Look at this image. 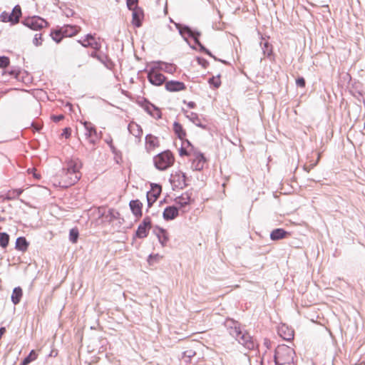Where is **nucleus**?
<instances>
[{"mask_svg": "<svg viewBox=\"0 0 365 365\" xmlns=\"http://www.w3.org/2000/svg\"><path fill=\"white\" fill-rule=\"evenodd\" d=\"M225 326L229 334L245 348L248 350H252L255 348V341L247 331L242 330L239 322L227 318L225 322Z\"/></svg>", "mask_w": 365, "mask_h": 365, "instance_id": "obj_1", "label": "nucleus"}, {"mask_svg": "<svg viewBox=\"0 0 365 365\" xmlns=\"http://www.w3.org/2000/svg\"><path fill=\"white\" fill-rule=\"evenodd\" d=\"M176 29H178L180 35L183 40L190 46L192 49H196L195 46H192L188 38L193 39L194 43H199L201 32L197 29H193L188 25L182 24L180 23H174Z\"/></svg>", "mask_w": 365, "mask_h": 365, "instance_id": "obj_2", "label": "nucleus"}, {"mask_svg": "<svg viewBox=\"0 0 365 365\" xmlns=\"http://www.w3.org/2000/svg\"><path fill=\"white\" fill-rule=\"evenodd\" d=\"M174 162V155L170 150L163 151L153 158L155 168L160 171L166 170L170 168Z\"/></svg>", "mask_w": 365, "mask_h": 365, "instance_id": "obj_3", "label": "nucleus"}, {"mask_svg": "<svg viewBox=\"0 0 365 365\" xmlns=\"http://www.w3.org/2000/svg\"><path fill=\"white\" fill-rule=\"evenodd\" d=\"M294 350L284 344L279 345L274 350V359L279 360L280 362L287 363L288 365H293Z\"/></svg>", "mask_w": 365, "mask_h": 365, "instance_id": "obj_4", "label": "nucleus"}, {"mask_svg": "<svg viewBox=\"0 0 365 365\" xmlns=\"http://www.w3.org/2000/svg\"><path fill=\"white\" fill-rule=\"evenodd\" d=\"M21 24L34 31H38L48 26V23L46 19L36 15L24 18Z\"/></svg>", "mask_w": 365, "mask_h": 365, "instance_id": "obj_5", "label": "nucleus"}, {"mask_svg": "<svg viewBox=\"0 0 365 365\" xmlns=\"http://www.w3.org/2000/svg\"><path fill=\"white\" fill-rule=\"evenodd\" d=\"M152 227V220L150 217L146 216L139 224L135 232L134 238L143 239L148 237L149 231Z\"/></svg>", "mask_w": 365, "mask_h": 365, "instance_id": "obj_6", "label": "nucleus"}, {"mask_svg": "<svg viewBox=\"0 0 365 365\" xmlns=\"http://www.w3.org/2000/svg\"><path fill=\"white\" fill-rule=\"evenodd\" d=\"M146 71V70L145 69ZM147 78L150 83L155 86H160L165 84L167 77L163 73L155 71V68H150L147 71Z\"/></svg>", "mask_w": 365, "mask_h": 365, "instance_id": "obj_7", "label": "nucleus"}, {"mask_svg": "<svg viewBox=\"0 0 365 365\" xmlns=\"http://www.w3.org/2000/svg\"><path fill=\"white\" fill-rule=\"evenodd\" d=\"M85 128V135L91 144L95 145L98 139L97 130L95 125L88 121L83 123Z\"/></svg>", "mask_w": 365, "mask_h": 365, "instance_id": "obj_8", "label": "nucleus"}, {"mask_svg": "<svg viewBox=\"0 0 365 365\" xmlns=\"http://www.w3.org/2000/svg\"><path fill=\"white\" fill-rule=\"evenodd\" d=\"M195 158L192 161V168L194 170L201 171L203 170L207 158L200 151H195Z\"/></svg>", "mask_w": 365, "mask_h": 365, "instance_id": "obj_9", "label": "nucleus"}, {"mask_svg": "<svg viewBox=\"0 0 365 365\" xmlns=\"http://www.w3.org/2000/svg\"><path fill=\"white\" fill-rule=\"evenodd\" d=\"M191 195L192 192L187 191L174 199V202L178 205L179 210H182L194 201Z\"/></svg>", "mask_w": 365, "mask_h": 365, "instance_id": "obj_10", "label": "nucleus"}, {"mask_svg": "<svg viewBox=\"0 0 365 365\" xmlns=\"http://www.w3.org/2000/svg\"><path fill=\"white\" fill-rule=\"evenodd\" d=\"M186 179V174L181 171H179L175 173V174L174 175H171V178L170 181L175 186L179 187L180 188L182 189L183 187L187 186Z\"/></svg>", "mask_w": 365, "mask_h": 365, "instance_id": "obj_11", "label": "nucleus"}, {"mask_svg": "<svg viewBox=\"0 0 365 365\" xmlns=\"http://www.w3.org/2000/svg\"><path fill=\"white\" fill-rule=\"evenodd\" d=\"M165 88L169 92H179L186 89L185 84L179 81H168L165 82Z\"/></svg>", "mask_w": 365, "mask_h": 365, "instance_id": "obj_12", "label": "nucleus"}, {"mask_svg": "<svg viewBox=\"0 0 365 365\" xmlns=\"http://www.w3.org/2000/svg\"><path fill=\"white\" fill-rule=\"evenodd\" d=\"M180 210L175 205L167 206L163 212V217L165 221L175 220L179 215Z\"/></svg>", "mask_w": 365, "mask_h": 365, "instance_id": "obj_13", "label": "nucleus"}, {"mask_svg": "<svg viewBox=\"0 0 365 365\" xmlns=\"http://www.w3.org/2000/svg\"><path fill=\"white\" fill-rule=\"evenodd\" d=\"M132 11V24L135 27L139 28L143 24L144 11L140 7L135 8V9Z\"/></svg>", "mask_w": 365, "mask_h": 365, "instance_id": "obj_14", "label": "nucleus"}, {"mask_svg": "<svg viewBox=\"0 0 365 365\" xmlns=\"http://www.w3.org/2000/svg\"><path fill=\"white\" fill-rule=\"evenodd\" d=\"M129 207L131 212L135 217L140 218L142 217L143 203L139 200L136 199L130 200L129 202Z\"/></svg>", "mask_w": 365, "mask_h": 365, "instance_id": "obj_15", "label": "nucleus"}, {"mask_svg": "<svg viewBox=\"0 0 365 365\" xmlns=\"http://www.w3.org/2000/svg\"><path fill=\"white\" fill-rule=\"evenodd\" d=\"M159 145L160 142L158 137L152 134H148L145 136V149L148 153L155 148L159 147Z\"/></svg>", "mask_w": 365, "mask_h": 365, "instance_id": "obj_16", "label": "nucleus"}, {"mask_svg": "<svg viewBox=\"0 0 365 365\" xmlns=\"http://www.w3.org/2000/svg\"><path fill=\"white\" fill-rule=\"evenodd\" d=\"M289 235V232L283 228H276L271 232L269 236L272 241H277L287 238Z\"/></svg>", "mask_w": 365, "mask_h": 365, "instance_id": "obj_17", "label": "nucleus"}, {"mask_svg": "<svg viewBox=\"0 0 365 365\" xmlns=\"http://www.w3.org/2000/svg\"><path fill=\"white\" fill-rule=\"evenodd\" d=\"M260 46L262 50V53L264 56H265L270 61L274 60V56L273 53V47L272 45L270 44L267 41L263 42H260Z\"/></svg>", "mask_w": 365, "mask_h": 365, "instance_id": "obj_18", "label": "nucleus"}, {"mask_svg": "<svg viewBox=\"0 0 365 365\" xmlns=\"http://www.w3.org/2000/svg\"><path fill=\"white\" fill-rule=\"evenodd\" d=\"M279 335L286 341H290L294 338V330L289 329L285 325H282L278 329Z\"/></svg>", "mask_w": 365, "mask_h": 365, "instance_id": "obj_19", "label": "nucleus"}, {"mask_svg": "<svg viewBox=\"0 0 365 365\" xmlns=\"http://www.w3.org/2000/svg\"><path fill=\"white\" fill-rule=\"evenodd\" d=\"M65 37H71L76 35L81 30L80 26L66 24L61 27Z\"/></svg>", "mask_w": 365, "mask_h": 365, "instance_id": "obj_20", "label": "nucleus"}, {"mask_svg": "<svg viewBox=\"0 0 365 365\" xmlns=\"http://www.w3.org/2000/svg\"><path fill=\"white\" fill-rule=\"evenodd\" d=\"M82 166L81 162L76 159H71L67 162V168L66 173H80L79 170Z\"/></svg>", "mask_w": 365, "mask_h": 365, "instance_id": "obj_21", "label": "nucleus"}, {"mask_svg": "<svg viewBox=\"0 0 365 365\" xmlns=\"http://www.w3.org/2000/svg\"><path fill=\"white\" fill-rule=\"evenodd\" d=\"M137 103L148 114L150 115H153V109H155V105L152 103L148 99L142 98L140 100H138Z\"/></svg>", "mask_w": 365, "mask_h": 365, "instance_id": "obj_22", "label": "nucleus"}, {"mask_svg": "<svg viewBox=\"0 0 365 365\" xmlns=\"http://www.w3.org/2000/svg\"><path fill=\"white\" fill-rule=\"evenodd\" d=\"M155 229L158 230V232H156V236L158 239L159 242L161 244L163 247H165L168 241L169 240L168 234L166 230L158 226H156Z\"/></svg>", "mask_w": 365, "mask_h": 365, "instance_id": "obj_23", "label": "nucleus"}, {"mask_svg": "<svg viewBox=\"0 0 365 365\" xmlns=\"http://www.w3.org/2000/svg\"><path fill=\"white\" fill-rule=\"evenodd\" d=\"M106 142L109 145L112 153L114 155L115 162L118 165L121 164L123 162L122 153L114 146L111 138L109 140H106Z\"/></svg>", "mask_w": 365, "mask_h": 365, "instance_id": "obj_24", "label": "nucleus"}, {"mask_svg": "<svg viewBox=\"0 0 365 365\" xmlns=\"http://www.w3.org/2000/svg\"><path fill=\"white\" fill-rule=\"evenodd\" d=\"M128 130L130 134L134 135L135 138H138L139 140H140L143 134V129L140 125L135 122H131L128 125Z\"/></svg>", "mask_w": 365, "mask_h": 365, "instance_id": "obj_25", "label": "nucleus"}, {"mask_svg": "<svg viewBox=\"0 0 365 365\" xmlns=\"http://www.w3.org/2000/svg\"><path fill=\"white\" fill-rule=\"evenodd\" d=\"M29 246V242L25 237H17L15 243V249L18 251L26 252Z\"/></svg>", "mask_w": 365, "mask_h": 365, "instance_id": "obj_26", "label": "nucleus"}, {"mask_svg": "<svg viewBox=\"0 0 365 365\" xmlns=\"http://www.w3.org/2000/svg\"><path fill=\"white\" fill-rule=\"evenodd\" d=\"M65 177L67 178L66 186H71L76 183L81 177L80 173H66Z\"/></svg>", "mask_w": 365, "mask_h": 365, "instance_id": "obj_27", "label": "nucleus"}, {"mask_svg": "<svg viewBox=\"0 0 365 365\" xmlns=\"http://www.w3.org/2000/svg\"><path fill=\"white\" fill-rule=\"evenodd\" d=\"M23 296V290L20 287H16L13 289L11 300L14 305H17L20 303L21 297Z\"/></svg>", "mask_w": 365, "mask_h": 365, "instance_id": "obj_28", "label": "nucleus"}, {"mask_svg": "<svg viewBox=\"0 0 365 365\" xmlns=\"http://www.w3.org/2000/svg\"><path fill=\"white\" fill-rule=\"evenodd\" d=\"M90 56L92 58H96L98 61H99L103 65H105L107 68H108L107 63H112V61L109 58V57L106 54H104V53L98 54L97 53V51H93L90 53Z\"/></svg>", "mask_w": 365, "mask_h": 365, "instance_id": "obj_29", "label": "nucleus"}, {"mask_svg": "<svg viewBox=\"0 0 365 365\" xmlns=\"http://www.w3.org/2000/svg\"><path fill=\"white\" fill-rule=\"evenodd\" d=\"M173 131L180 140H183L186 136L185 130L182 125L178 121H175L173 123Z\"/></svg>", "mask_w": 365, "mask_h": 365, "instance_id": "obj_30", "label": "nucleus"}, {"mask_svg": "<svg viewBox=\"0 0 365 365\" xmlns=\"http://www.w3.org/2000/svg\"><path fill=\"white\" fill-rule=\"evenodd\" d=\"M186 116L196 126L200 127L202 129H206V125H204L201 123L200 119L199 118V116L196 113L190 112V113L189 115H187Z\"/></svg>", "mask_w": 365, "mask_h": 365, "instance_id": "obj_31", "label": "nucleus"}, {"mask_svg": "<svg viewBox=\"0 0 365 365\" xmlns=\"http://www.w3.org/2000/svg\"><path fill=\"white\" fill-rule=\"evenodd\" d=\"M154 63L160 66L164 65L163 71L168 73L173 74L176 71L177 69L176 65L173 63H166L160 61H156Z\"/></svg>", "mask_w": 365, "mask_h": 365, "instance_id": "obj_32", "label": "nucleus"}, {"mask_svg": "<svg viewBox=\"0 0 365 365\" xmlns=\"http://www.w3.org/2000/svg\"><path fill=\"white\" fill-rule=\"evenodd\" d=\"M23 192V190L21 188L12 189L7 192L4 199L8 200L17 199Z\"/></svg>", "mask_w": 365, "mask_h": 365, "instance_id": "obj_33", "label": "nucleus"}, {"mask_svg": "<svg viewBox=\"0 0 365 365\" xmlns=\"http://www.w3.org/2000/svg\"><path fill=\"white\" fill-rule=\"evenodd\" d=\"M11 15H9V13L6 11H3L0 14L1 21L4 23L9 22L11 26L16 25L18 24V20L16 18H11Z\"/></svg>", "mask_w": 365, "mask_h": 365, "instance_id": "obj_34", "label": "nucleus"}, {"mask_svg": "<svg viewBox=\"0 0 365 365\" xmlns=\"http://www.w3.org/2000/svg\"><path fill=\"white\" fill-rule=\"evenodd\" d=\"M50 36L51 38L56 43H59L62 39L65 37L61 28H59L57 30L51 31Z\"/></svg>", "mask_w": 365, "mask_h": 365, "instance_id": "obj_35", "label": "nucleus"}, {"mask_svg": "<svg viewBox=\"0 0 365 365\" xmlns=\"http://www.w3.org/2000/svg\"><path fill=\"white\" fill-rule=\"evenodd\" d=\"M38 354L34 350H31L29 354L21 361L19 365H29L37 359Z\"/></svg>", "mask_w": 365, "mask_h": 365, "instance_id": "obj_36", "label": "nucleus"}, {"mask_svg": "<svg viewBox=\"0 0 365 365\" xmlns=\"http://www.w3.org/2000/svg\"><path fill=\"white\" fill-rule=\"evenodd\" d=\"M120 214L118 211L115 210L113 208H110L108 211V214L106 216V218L108 220V222H112L115 220L120 219Z\"/></svg>", "mask_w": 365, "mask_h": 365, "instance_id": "obj_37", "label": "nucleus"}, {"mask_svg": "<svg viewBox=\"0 0 365 365\" xmlns=\"http://www.w3.org/2000/svg\"><path fill=\"white\" fill-rule=\"evenodd\" d=\"M10 236L7 232H0V247L5 249L9 243Z\"/></svg>", "mask_w": 365, "mask_h": 365, "instance_id": "obj_38", "label": "nucleus"}, {"mask_svg": "<svg viewBox=\"0 0 365 365\" xmlns=\"http://www.w3.org/2000/svg\"><path fill=\"white\" fill-rule=\"evenodd\" d=\"M79 237V231L77 227H73L69 231V240L71 243L75 244L78 242Z\"/></svg>", "mask_w": 365, "mask_h": 365, "instance_id": "obj_39", "label": "nucleus"}, {"mask_svg": "<svg viewBox=\"0 0 365 365\" xmlns=\"http://www.w3.org/2000/svg\"><path fill=\"white\" fill-rule=\"evenodd\" d=\"M9 15H11V18H16L18 20V23H19L20 21V19L22 16V11H21V8L20 5H19V4L16 5L13 8L11 13H9Z\"/></svg>", "mask_w": 365, "mask_h": 365, "instance_id": "obj_40", "label": "nucleus"}, {"mask_svg": "<svg viewBox=\"0 0 365 365\" xmlns=\"http://www.w3.org/2000/svg\"><path fill=\"white\" fill-rule=\"evenodd\" d=\"M220 75L218 74L216 77L212 76L208 79V83L210 86L214 88H218L221 85V81L220 80Z\"/></svg>", "mask_w": 365, "mask_h": 365, "instance_id": "obj_41", "label": "nucleus"}, {"mask_svg": "<svg viewBox=\"0 0 365 365\" xmlns=\"http://www.w3.org/2000/svg\"><path fill=\"white\" fill-rule=\"evenodd\" d=\"M82 46L85 48L91 47L95 50L94 51H100L101 48V43L96 41V39L92 41H88L87 43H82Z\"/></svg>", "mask_w": 365, "mask_h": 365, "instance_id": "obj_42", "label": "nucleus"}, {"mask_svg": "<svg viewBox=\"0 0 365 365\" xmlns=\"http://www.w3.org/2000/svg\"><path fill=\"white\" fill-rule=\"evenodd\" d=\"M195 44L198 46L199 51L200 52L204 53L208 55L209 56L213 58L215 60H217V57L215 56L211 53V51L209 49H207L202 43H201L200 41H199V43H195Z\"/></svg>", "mask_w": 365, "mask_h": 365, "instance_id": "obj_43", "label": "nucleus"}, {"mask_svg": "<svg viewBox=\"0 0 365 365\" xmlns=\"http://www.w3.org/2000/svg\"><path fill=\"white\" fill-rule=\"evenodd\" d=\"M162 257H163L159 254H150L149 255L147 261L150 265H153L154 264L158 262Z\"/></svg>", "mask_w": 365, "mask_h": 365, "instance_id": "obj_44", "label": "nucleus"}, {"mask_svg": "<svg viewBox=\"0 0 365 365\" xmlns=\"http://www.w3.org/2000/svg\"><path fill=\"white\" fill-rule=\"evenodd\" d=\"M196 354L195 351L192 349H187L182 352V358L186 361H190V359Z\"/></svg>", "mask_w": 365, "mask_h": 365, "instance_id": "obj_45", "label": "nucleus"}, {"mask_svg": "<svg viewBox=\"0 0 365 365\" xmlns=\"http://www.w3.org/2000/svg\"><path fill=\"white\" fill-rule=\"evenodd\" d=\"M9 74L13 76L16 80H20V75L21 74V68L19 67H12L9 71Z\"/></svg>", "mask_w": 365, "mask_h": 365, "instance_id": "obj_46", "label": "nucleus"}, {"mask_svg": "<svg viewBox=\"0 0 365 365\" xmlns=\"http://www.w3.org/2000/svg\"><path fill=\"white\" fill-rule=\"evenodd\" d=\"M10 64V59L8 56H0V68H6Z\"/></svg>", "mask_w": 365, "mask_h": 365, "instance_id": "obj_47", "label": "nucleus"}, {"mask_svg": "<svg viewBox=\"0 0 365 365\" xmlns=\"http://www.w3.org/2000/svg\"><path fill=\"white\" fill-rule=\"evenodd\" d=\"M127 8L130 11H133L138 6V0H126Z\"/></svg>", "mask_w": 365, "mask_h": 365, "instance_id": "obj_48", "label": "nucleus"}, {"mask_svg": "<svg viewBox=\"0 0 365 365\" xmlns=\"http://www.w3.org/2000/svg\"><path fill=\"white\" fill-rule=\"evenodd\" d=\"M60 9L62 11L63 15H65L66 17L73 16L75 14L73 9L67 7L66 5L61 6Z\"/></svg>", "mask_w": 365, "mask_h": 365, "instance_id": "obj_49", "label": "nucleus"}, {"mask_svg": "<svg viewBox=\"0 0 365 365\" xmlns=\"http://www.w3.org/2000/svg\"><path fill=\"white\" fill-rule=\"evenodd\" d=\"M181 141L182 145H185L187 149L190 148L189 150H190L193 154L195 153V151H198L189 140L184 138L183 140Z\"/></svg>", "mask_w": 365, "mask_h": 365, "instance_id": "obj_50", "label": "nucleus"}, {"mask_svg": "<svg viewBox=\"0 0 365 365\" xmlns=\"http://www.w3.org/2000/svg\"><path fill=\"white\" fill-rule=\"evenodd\" d=\"M43 38L41 34H36L33 39V44L35 46H40L42 45Z\"/></svg>", "mask_w": 365, "mask_h": 365, "instance_id": "obj_51", "label": "nucleus"}, {"mask_svg": "<svg viewBox=\"0 0 365 365\" xmlns=\"http://www.w3.org/2000/svg\"><path fill=\"white\" fill-rule=\"evenodd\" d=\"M155 186L157 187V190H155V192L153 191V193L150 192V196L156 201L161 194L162 187L160 185H155Z\"/></svg>", "mask_w": 365, "mask_h": 365, "instance_id": "obj_52", "label": "nucleus"}, {"mask_svg": "<svg viewBox=\"0 0 365 365\" xmlns=\"http://www.w3.org/2000/svg\"><path fill=\"white\" fill-rule=\"evenodd\" d=\"M192 152L190 150H188L185 145H182L180 148L179 149V155L182 156H188L190 155Z\"/></svg>", "mask_w": 365, "mask_h": 365, "instance_id": "obj_53", "label": "nucleus"}, {"mask_svg": "<svg viewBox=\"0 0 365 365\" xmlns=\"http://www.w3.org/2000/svg\"><path fill=\"white\" fill-rule=\"evenodd\" d=\"M150 116L155 119H160L162 118V112L160 109L155 106V109H153V115Z\"/></svg>", "mask_w": 365, "mask_h": 365, "instance_id": "obj_54", "label": "nucleus"}, {"mask_svg": "<svg viewBox=\"0 0 365 365\" xmlns=\"http://www.w3.org/2000/svg\"><path fill=\"white\" fill-rule=\"evenodd\" d=\"M296 85L300 88H304L306 86V81L304 77L299 76L296 79Z\"/></svg>", "mask_w": 365, "mask_h": 365, "instance_id": "obj_55", "label": "nucleus"}, {"mask_svg": "<svg viewBox=\"0 0 365 365\" xmlns=\"http://www.w3.org/2000/svg\"><path fill=\"white\" fill-rule=\"evenodd\" d=\"M197 61L199 65L202 66L203 68H207L209 65V62L202 57H197Z\"/></svg>", "mask_w": 365, "mask_h": 365, "instance_id": "obj_56", "label": "nucleus"}, {"mask_svg": "<svg viewBox=\"0 0 365 365\" xmlns=\"http://www.w3.org/2000/svg\"><path fill=\"white\" fill-rule=\"evenodd\" d=\"M71 135V128L69 127H66L63 130L61 135L66 139L69 138Z\"/></svg>", "mask_w": 365, "mask_h": 365, "instance_id": "obj_57", "label": "nucleus"}, {"mask_svg": "<svg viewBox=\"0 0 365 365\" xmlns=\"http://www.w3.org/2000/svg\"><path fill=\"white\" fill-rule=\"evenodd\" d=\"M64 118V115H53L51 116V120L55 123H58Z\"/></svg>", "mask_w": 365, "mask_h": 365, "instance_id": "obj_58", "label": "nucleus"}, {"mask_svg": "<svg viewBox=\"0 0 365 365\" xmlns=\"http://www.w3.org/2000/svg\"><path fill=\"white\" fill-rule=\"evenodd\" d=\"M147 202H148V208H150L153 206V203L155 202L154 199L150 196V191L147 192Z\"/></svg>", "mask_w": 365, "mask_h": 365, "instance_id": "obj_59", "label": "nucleus"}, {"mask_svg": "<svg viewBox=\"0 0 365 365\" xmlns=\"http://www.w3.org/2000/svg\"><path fill=\"white\" fill-rule=\"evenodd\" d=\"M28 77H29V73L26 71H24L23 75L22 76L20 75L19 81H21L22 82L25 83V82L29 81V79L27 78Z\"/></svg>", "mask_w": 365, "mask_h": 365, "instance_id": "obj_60", "label": "nucleus"}, {"mask_svg": "<svg viewBox=\"0 0 365 365\" xmlns=\"http://www.w3.org/2000/svg\"><path fill=\"white\" fill-rule=\"evenodd\" d=\"M93 40H95V37L91 34H88L84 37V41H86V43H88V41H92Z\"/></svg>", "mask_w": 365, "mask_h": 365, "instance_id": "obj_61", "label": "nucleus"}, {"mask_svg": "<svg viewBox=\"0 0 365 365\" xmlns=\"http://www.w3.org/2000/svg\"><path fill=\"white\" fill-rule=\"evenodd\" d=\"M31 126L33 127L34 130L37 132H39L42 128V126L41 125H36L34 124V123H31Z\"/></svg>", "mask_w": 365, "mask_h": 365, "instance_id": "obj_62", "label": "nucleus"}, {"mask_svg": "<svg viewBox=\"0 0 365 365\" xmlns=\"http://www.w3.org/2000/svg\"><path fill=\"white\" fill-rule=\"evenodd\" d=\"M264 345L266 346L267 349H270L271 347V341L268 339H264Z\"/></svg>", "mask_w": 365, "mask_h": 365, "instance_id": "obj_63", "label": "nucleus"}, {"mask_svg": "<svg viewBox=\"0 0 365 365\" xmlns=\"http://www.w3.org/2000/svg\"><path fill=\"white\" fill-rule=\"evenodd\" d=\"M187 105L189 108H195L196 107V103L193 101H190L187 103Z\"/></svg>", "mask_w": 365, "mask_h": 365, "instance_id": "obj_64", "label": "nucleus"}]
</instances>
